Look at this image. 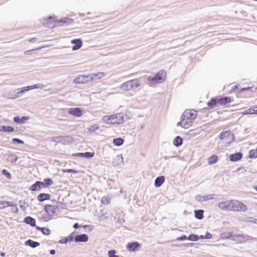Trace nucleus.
<instances>
[{
  "mask_svg": "<svg viewBox=\"0 0 257 257\" xmlns=\"http://www.w3.org/2000/svg\"><path fill=\"white\" fill-rule=\"evenodd\" d=\"M24 222L27 224L30 225L32 227H36L37 226L36 225V220L35 219L31 217V216H27L24 218Z\"/></svg>",
  "mask_w": 257,
  "mask_h": 257,
  "instance_id": "obj_17",
  "label": "nucleus"
},
{
  "mask_svg": "<svg viewBox=\"0 0 257 257\" xmlns=\"http://www.w3.org/2000/svg\"><path fill=\"white\" fill-rule=\"evenodd\" d=\"M88 240V236L86 234H81L76 235L74 237V241L76 242H85Z\"/></svg>",
  "mask_w": 257,
  "mask_h": 257,
  "instance_id": "obj_12",
  "label": "nucleus"
},
{
  "mask_svg": "<svg viewBox=\"0 0 257 257\" xmlns=\"http://www.w3.org/2000/svg\"><path fill=\"white\" fill-rule=\"evenodd\" d=\"M193 244V243H187V244H185V246H192Z\"/></svg>",
  "mask_w": 257,
  "mask_h": 257,
  "instance_id": "obj_63",
  "label": "nucleus"
},
{
  "mask_svg": "<svg viewBox=\"0 0 257 257\" xmlns=\"http://www.w3.org/2000/svg\"><path fill=\"white\" fill-rule=\"evenodd\" d=\"M252 111H251L252 114H257V106L251 108Z\"/></svg>",
  "mask_w": 257,
  "mask_h": 257,
  "instance_id": "obj_56",
  "label": "nucleus"
},
{
  "mask_svg": "<svg viewBox=\"0 0 257 257\" xmlns=\"http://www.w3.org/2000/svg\"><path fill=\"white\" fill-rule=\"evenodd\" d=\"M73 227L75 229H78L80 227V225L78 223H75L74 224Z\"/></svg>",
  "mask_w": 257,
  "mask_h": 257,
  "instance_id": "obj_58",
  "label": "nucleus"
},
{
  "mask_svg": "<svg viewBox=\"0 0 257 257\" xmlns=\"http://www.w3.org/2000/svg\"><path fill=\"white\" fill-rule=\"evenodd\" d=\"M63 172L64 173H71L73 174H76L77 173L76 170L71 169L63 170Z\"/></svg>",
  "mask_w": 257,
  "mask_h": 257,
  "instance_id": "obj_49",
  "label": "nucleus"
},
{
  "mask_svg": "<svg viewBox=\"0 0 257 257\" xmlns=\"http://www.w3.org/2000/svg\"><path fill=\"white\" fill-rule=\"evenodd\" d=\"M249 89V87H247V88H242L240 91H245V90H248Z\"/></svg>",
  "mask_w": 257,
  "mask_h": 257,
  "instance_id": "obj_62",
  "label": "nucleus"
},
{
  "mask_svg": "<svg viewBox=\"0 0 257 257\" xmlns=\"http://www.w3.org/2000/svg\"><path fill=\"white\" fill-rule=\"evenodd\" d=\"M101 202L103 204H108L110 203V199L108 196H103L101 199Z\"/></svg>",
  "mask_w": 257,
  "mask_h": 257,
  "instance_id": "obj_38",
  "label": "nucleus"
},
{
  "mask_svg": "<svg viewBox=\"0 0 257 257\" xmlns=\"http://www.w3.org/2000/svg\"><path fill=\"white\" fill-rule=\"evenodd\" d=\"M36 40V38H31L29 39V41L30 42H34Z\"/></svg>",
  "mask_w": 257,
  "mask_h": 257,
  "instance_id": "obj_61",
  "label": "nucleus"
},
{
  "mask_svg": "<svg viewBox=\"0 0 257 257\" xmlns=\"http://www.w3.org/2000/svg\"><path fill=\"white\" fill-rule=\"evenodd\" d=\"M76 231H74L73 233H72L70 235H69V236L67 237L68 241H70V242H71V241H73V240H74V234H76Z\"/></svg>",
  "mask_w": 257,
  "mask_h": 257,
  "instance_id": "obj_48",
  "label": "nucleus"
},
{
  "mask_svg": "<svg viewBox=\"0 0 257 257\" xmlns=\"http://www.w3.org/2000/svg\"><path fill=\"white\" fill-rule=\"evenodd\" d=\"M204 211L202 209L195 210L194 211L195 217L199 220L202 219L203 218Z\"/></svg>",
  "mask_w": 257,
  "mask_h": 257,
  "instance_id": "obj_27",
  "label": "nucleus"
},
{
  "mask_svg": "<svg viewBox=\"0 0 257 257\" xmlns=\"http://www.w3.org/2000/svg\"><path fill=\"white\" fill-rule=\"evenodd\" d=\"M165 178L164 176H161L156 178L155 181V186L156 187H160L164 183Z\"/></svg>",
  "mask_w": 257,
  "mask_h": 257,
  "instance_id": "obj_18",
  "label": "nucleus"
},
{
  "mask_svg": "<svg viewBox=\"0 0 257 257\" xmlns=\"http://www.w3.org/2000/svg\"><path fill=\"white\" fill-rule=\"evenodd\" d=\"M68 114L80 117L82 115V110L79 107H71L68 110Z\"/></svg>",
  "mask_w": 257,
  "mask_h": 257,
  "instance_id": "obj_10",
  "label": "nucleus"
},
{
  "mask_svg": "<svg viewBox=\"0 0 257 257\" xmlns=\"http://www.w3.org/2000/svg\"><path fill=\"white\" fill-rule=\"evenodd\" d=\"M126 249L130 252H135L138 250L141 247L140 244L137 241L129 242L126 245Z\"/></svg>",
  "mask_w": 257,
  "mask_h": 257,
  "instance_id": "obj_9",
  "label": "nucleus"
},
{
  "mask_svg": "<svg viewBox=\"0 0 257 257\" xmlns=\"http://www.w3.org/2000/svg\"><path fill=\"white\" fill-rule=\"evenodd\" d=\"M73 22L72 19L67 18H63L61 20L57 21L55 19V18L50 16L46 19V22L48 25L47 27L48 28H53L60 23L70 24L72 23Z\"/></svg>",
  "mask_w": 257,
  "mask_h": 257,
  "instance_id": "obj_5",
  "label": "nucleus"
},
{
  "mask_svg": "<svg viewBox=\"0 0 257 257\" xmlns=\"http://www.w3.org/2000/svg\"><path fill=\"white\" fill-rule=\"evenodd\" d=\"M244 221L246 222L252 223L257 224V219L254 218L246 217Z\"/></svg>",
  "mask_w": 257,
  "mask_h": 257,
  "instance_id": "obj_40",
  "label": "nucleus"
},
{
  "mask_svg": "<svg viewBox=\"0 0 257 257\" xmlns=\"http://www.w3.org/2000/svg\"><path fill=\"white\" fill-rule=\"evenodd\" d=\"M130 82L132 89L137 88L140 86V83L137 79L130 80Z\"/></svg>",
  "mask_w": 257,
  "mask_h": 257,
  "instance_id": "obj_29",
  "label": "nucleus"
},
{
  "mask_svg": "<svg viewBox=\"0 0 257 257\" xmlns=\"http://www.w3.org/2000/svg\"><path fill=\"white\" fill-rule=\"evenodd\" d=\"M219 105H225L227 103H229L231 101L230 97L227 96H224L222 97H218Z\"/></svg>",
  "mask_w": 257,
  "mask_h": 257,
  "instance_id": "obj_22",
  "label": "nucleus"
},
{
  "mask_svg": "<svg viewBox=\"0 0 257 257\" xmlns=\"http://www.w3.org/2000/svg\"><path fill=\"white\" fill-rule=\"evenodd\" d=\"M242 157V154L240 152L235 153L230 155L229 159L231 162H236L240 160Z\"/></svg>",
  "mask_w": 257,
  "mask_h": 257,
  "instance_id": "obj_16",
  "label": "nucleus"
},
{
  "mask_svg": "<svg viewBox=\"0 0 257 257\" xmlns=\"http://www.w3.org/2000/svg\"><path fill=\"white\" fill-rule=\"evenodd\" d=\"M183 144V139L180 136H177L174 140L173 144L176 147L181 146Z\"/></svg>",
  "mask_w": 257,
  "mask_h": 257,
  "instance_id": "obj_23",
  "label": "nucleus"
},
{
  "mask_svg": "<svg viewBox=\"0 0 257 257\" xmlns=\"http://www.w3.org/2000/svg\"><path fill=\"white\" fill-rule=\"evenodd\" d=\"M165 73L164 71L157 73L154 77L149 76L148 81L150 84L153 85L156 83H161L164 80Z\"/></svg>",
  "mask_w": 257,
  "mask_h": 257,
  "instance_id": "obj_6",
  "label": "nucleus"
},
{
  "mask_svg": "<svg viewBox=\"0 0 257 257\" xmlns=\"http://www.w3.org/2000/svg\"><path fill=\"white\" fill-rule=\"evenodd\" d=\"M116 251L114 249H111L108 251V257H119L118 255H115Z\"/></svg>",
  "mask_w": 257,
  "mask_h": 257,
  "instance_id": "obj_42",
  "label": "nucleus"
},
{
  "mask_svg": "<svg viewBox=\"0 0 257 257\" xmlns=\"http://www.w3.org/2000/svg\"><path fill=\"white\" fill-rule=\"evenodd\" d=\"M10 206H13V203L12 202L0 201V209L4 208Z\"/></svg>",
  "mask_w": 257,
  "mask_h": 257,
  "instance_id": "obj_31",
  "label": "nucleus"
},
{
  "mask_svg": "<svg viewBox=\"0 0 257 257\" xmlns=\"http://www.w3.org/2000/svg\"><path fill=\"white\" fill-rule=\"evenodd\" d=\"M218 207L223 210L234 211H244L247 209L246 206L237 200L222 201L218 203Z\"/></svg>",
  "mask_w": 257,
  "mask_h": 257,
  "instance_id": "obj_1",
  "label": "nucleus"
},
{
  "mask_svg": "<svg viewBox=\"0 0 257 257\" xmlns=\"http://www.w3.org/2000/svg\"><path fill=\"white\" fill-rule=\"evenodd\" d=\"M40 184H39L40 187L41 188V187L43 186V187L45 188V184H44V181L42 182L40 181Z\"/></svg>",
  "mask_w": 257,
  "mask_h": 257,
  "instance_id": "obj_60",
  "label": "nucleus"
},
{
  "mask_svg": "<svg viewBox=\"0 0 257 257\" xmlns=\"http://www.w3.org/2000/svg\"><path fill=\"white\" fill-rule=\"evenodd\" d=\"M71 43L74 44L72 47L73 50H77L80 49L82 46V40L80 39H75L71 41Z\"/></svg>",
  "mask_w": 257,
  "mask_h": 257,
  "instance_id": "obj_15",
  "label": "nucleus"
},
{
  "mask_svg": "<svg viewBox=\"0 0 257 257\" xmlns=\"http://www.w3.org/2000/svg\"><path fill=\"white\" fill-rule=\"evenodd\" d=\"M57 209L58 206L53 205H45L44 206V210L49 216L53 215Z\"/></svg>",
  "mask_w": 257,
  "mask_h": 257,
  "instance_id": "obj_11",
  "label": "nucleus"
},
{
  "mask_svg": "<svg viewBox=\"0 0 257 257\" xmlns=\"http://www.w3.org/2000/svg\"><path fill=\"white\" fill-rule=\"evenodd\" d=\"M25 244L26 245L29 246L32 248H36L40 245V243L31 239H28L25 241Z\"/></svg>",
  "mask_w": 257,
  "mask_h": 257,
  "instance_id": "obj_21",
  "label": "nucleus"
},
{
  "mask_svg": "<svg viewBox=\"0 0 257 257\" xmlns=\"http://www.w3.org/2000/svg\"><path fill=\"white\" fill-rule=\"evenodd\" d=\"M213 194H209L206 196H200V195H197L195 197V199L196 201L199 202H204L208 200H211L213 199Z\"/></svg>",
  "mask_w": 257,
  "mask_h": 257,
  "instance_id": "obj_14",
  "label": "nucleus"
},
{
  "mask_svg": "<svg viewBox=\"0 0 257 257\" xmlns=\"http://www.w3.org/2000/svg\"><path fill=\"white\" fill-rule=\"evenodd\" d=\"M51 142L55 143H60L64 140V138L62 136L53 137L50 138Z\"/></svg>",
  "mask_w": 257,
  "mask_h": 257,
  "instance_id": "obj_34",
  "label": "nucleus"
},
{
  "mask_svg": "<svg viewBox=\"0 0 257 257\" xmlns=\"http://www.w3.org/2000/svg\"><path fill=\"white\" fill-rule=\"evenodd\" d=\"M45 188H47L53 184V181L50 178H46L44 180Z\"/></svg>",
  "mask_w": 257,
  "mask_h": 257,
  "instance_id": "obj_39",
  "label": "nucleus"
},
{
  "mask_svg": "<svg viewBox=\"0 0 257 257\" xmlns=\"http://www.w3.org/2000/svg\"><path fill=\"white\" fill-rule=\"evenodd\" d=\"M248 157L249 158H255L257 157V148L249 151Z\"/></svg>",
  "mask_w": 257,
  "mask_h": 257,
  "instance_id": "obj_37",
  "label": "nucleus"
},
{
  "mask_svg": "<svg viewBox=\"0 0 257 257\" xmlns=\"http://www.w3.org/2000/svg\"><path fill=\"white\" fill-rule=\"evenodd\" d=\"M29 119V117L27 116H15L14 118V121L17 124L24 123L27 120Z\"/></svg>",
  "mask_w": 257,
  "mask_h": 257,
  "instance_id": "obj_20",
  "label": "nucleus"
},
{
  "mask_svg": "<svg viewBox=\"0 0 257 257\" xmlns=\"http://www.w3.org/2000/svg\"><path fill=\"white\" fill-rule=\"evenodd\" d=\"M43 84H36L32 86H28L12 90L9 91L7 94V97L9 99H15L21 96V94L26 91H29L33 89L42 88Z\"/></svg>",
  "mask_w": 257,
  "mask_h": 257,
  "instance_id": "obj_3",
  "label": "nucleus"
},
{
  "mask_svg": "<svg viewBox=\"0 0 257 257\" xmlns=\"http://www.w3.org/2000/svg\"><path fill=\"white\" fill-rule=\"evenodd\" d=\"M124 142V140L121 138H117L114 139L113 140V144L116 146H121Z\"/></svg>",
  "mask_w": 257,
  "mask_h": 257,
  "instance_id": "obj_32",
  "label": "nucleus"
},
{
  "mask_svg": "<svg viewBox=\"0 0 257 257\" xmlns=\"http://www.w3.org/2000/svg\"><path fill=\"white\" fill-rule=\"evenodd\" d=\"M197 116V112L194 109H186L181 117V120L177 125L184 128H188L191 126Z\"/></svg>",
  "mask_w": 257,
  "mask_h": 257,
  "instance_id": "obj_2",
  "label": "nucleus"
},
{
  "mask_svg": "<svg viewBox=\"0 0 257 257\" xmlns=\"http://www.w3.org/2000/svg\"><path fill=\"white\" fill-rule=\"evenodd\" d=\"M74 156L84 158V153H77L73 154Z\"/></svg>",
  "mask_w": 257,
  "mask_h": 257,
  "instance_id": "obj_55",
  "label": "nucleus"
},
{
  "mask_svg": "<svg viewBox=\"0 0 257 257\" xmlns=\"http://www.w3.org/2000/svg\"><path fill=\"white\" fill-rule=\"evenodd\" d=\"M102 121L108 124H121L124 121V116L122 113L106 115L102 118Z\"/></svg>",
  "mask_w": 257,
  "mask_h": 257,
  "instance_id": "obj_4",
  "label": "nucleus"
},
{
  "mask_svg": "<svg viewBox=\"0 0 257 257\" xmlns=\"http://www.w3.org/2000/svg\"><path fill=\"white\" fill-rule=\"evenodd\" d=\"M50 199V195L44 193L40 194L37 197V199L39 202H43L45 200H49Z\"/></svg>",
  "mask_w": 257,
  "mask_h": 257,
  "instance_id": "obj_19",
  "label": "nucleus"
},
{
  "mask_svg": "<svg viewBox=\"0 0 257 257\" xmlns=\"http://www.w3.org/2000/svg\"><path fill=\"white\" fill-rule=\"evenodd\" d=\"M2 174L4 176H5L8 179H10L11 178V175L7 170L5 169L3 170Z\"/></svg>",
  "mask_w": 257,
  "mask_h": 257,
  "instance_id": "obj_45",
  "label": "nucleus"
},
{
  "mask_svg": "<svg viewBox=\"0 0 257 257\" xmlns=\"http://www.w3.org/2000/svg\"><path fill=\"white\" fill-rule=\"evenodd\" d=\"M113 181L112 180H109L107 181V183H108V185H111V182H113Z\"/></svg>",
  "mask_w": 257,
  "mask_h": 257,
  "instance_id": "obj_64",
  "label": "nucleus"
},
{
  "mask_svg": "<svg viewBox=\"0 0 257 257\" xmlns=\"http://www.w3.org/2000/svg\"><path fill=\"white\" fill-rule=\"evenodd\" d=\"M218 161V157L216 155H213L210 157L208 159V162L209 164H214L216 163Z\"/></svg>",
  "mask_w": 257,
  "mask_h": 257,
  "instance_id": "obj_33",
  "label": "nucleus"
},
{
  "mask_svg": "<svg viewBox=\"0 0 257 257\" xmlns=\"http://www.w3.org/2000/svg\"><path fill=\"white\" fill-rule=\"evenodd\" d=\"M230 238L234 241L241 242H244L246 241L251 240L252 239H256V238H253L248 235L240 234L232 235L230 236Z\"/></svg>",
  "mask_w": 257,
  "mask_h": 257,
  "instance_id": "obj_7",
  "label": "nucleus"
},
{
  "mask_svg": "<svg viewBox=\"0 0 257 257\" xmlns=\"http://www.w3.org/2000/svg\"><path fill=\"white\" fill-rule=\"evenodd\" d=\"M251 111H252V110L251 109V108H249L244 110V111H243L242 112V114H244V115L252 114Z\"/></svg>",
  "mask_w": 257,
  "mask_h": 257,
  "instance_id": "obj_51",
  "label": "nucleus"
},
{
  "mask_svg": "<svg viewBox=\"0 0 257 257\" xmlns=\"http://www.w3.org/2000/svg\"><path fill=\"white\" fill-rule=\"evenodd\" d=\"M3 131L4 132L12 133L14 131V128L11 126H3Z\"/></svg>",
  "mask_w": 257,
  "mask_h": 257,
  "instance_id": "obj_36",
  "label": "nucleus"
},
{
  "mask_svg": "<svg viewBox=\"0 0 257 257\" xmlns=\"http://www.w3.org/2000/svg\"><path fill=\"white\" fill-rule=\"evenodd\" d=\"M233 136V135L231 134V133L230 131H225V132H222L219 135V138L220 140H222L224 139L228 138L230 136Z\"/></svg>",
  "mask_w": 257,
  "mask_h": 257,
  "instance_id": "obj_24",
  "label": "nucleus"
},
{
  "mask_svg": "<svg viewBox=\"0 0 257 257\" xmlns=\"http://www.w3.org/2000/svg\"><path fill=\"white\" fill-rule=\"evenodd\" d=\"M105 74L103 72H99L97 74H91V77L92 80H98L101 79L102 77L105 76Z\"/></svg>",
  "mask_w": 257,
  "mask_h": 257,
  "instance_id": "obj_28",
  "label": "nucleus"
},
{
  "mask_svg": "<svg viewBox=\"0 0 257 257\" xmlns=\"http://www.w3.org/2000/svg\"><path fill=\"white\" fill-rule=\"evenodd\" d=\"M36 229L38 230L41 231L44 235H48L50 233V230L46 227H41L37 226H36Z\"/></svg>",
  "mask_w": 257,
  "mask_h": 257,
  "instance_id": "obj_30",
  "label": "nucleus"
},
{
  "mask_svg": "<svg viewBox=\"0 0 257 257\" xmlns=\"http://www.w3.org/2000/svg\"><path fill=\"white\" fill-rule=\"evenodd\" d=\"M114 159L118 162V164L123 162V157L122 156L117 155L116 156Z\"/></svg>",
  "mask_w": 257,
  "mask_h": 257,
  "instance_id": "obj_50",
  "label": "nucleus"
},
{
  "mask_svg": "<svg viewBox=\"0 0 257 257\" xmlns=\"http://www.w3.org/2000/svg\"><path fill=\"white\" fill-rule=\"evenodd\" d=\"M188 239L190 241H196L199 239V237L197 235L191 234L188 237Z\"/></svg>",
  "mask_w": 257,
  "mask_h": 257,
  "instance_id": "obj_35",
  "label": "nucleus"
},
{
  "mask_svg": "<svg viewBox=\"0 0 257 257\" xmlns=\"http://www.w3.org/2000/svg\"><path fill=\"white\" fill-rule=\"evenodd\" d=\"M56 253V251L55 249H51L50 250V253L51 254V255H54Z\"/></svg>",
  "mask_w": 257,
  "mask_h": 257,
  "instance_id": "obj_59",
  "label": "nucleus"
},
{
  "mask_svg": "<svg viewBox=\"0 0 257 257\" xmlns=\"http://www.w3.org/2000/svg\"><path fill=\"white\" fill-rule=\"evenodd\" d=\"M68 239H67V237H65L63 239H60L58 242L59 243H61V244H64V243H66L67 242H68Z\"/></svg>",
  "mask_w": 257,
  "mask_h": 257,
  "instance_id": "obj_53",
  "label": "nucleus"
},
{
  "mask_svg": "<svg viewBox=\"0 0 257 257\" xmlns=\"http://www.w3.org/2000/svg\"><path fill=\"white\" fill-rule=\"evenodd\" d=\"M12 142L14 143H17V144H24V142L19 139L17 138H14L12 139Z\"/></svg>",
  "mask_w": 257,
  "mask_h": 257,
  "instance_id": "obj_46",
  "label": "nucleus"
},
{
  "mask_svg": "<svg viewBox=\"0 0 257 257\" xmlns=\"http://www.w3.org/2000/svg\"><path fill=\"white\" fill-rule=\"evenodd\" d=\"M90 81H92L91 74L89 75H80L75 78L73 82L75 84H81L86 83Z\"/></svg>",
  "mask_w": 257,
  "mask_h": 257,
  "instance_id": "obj_8",
  "label": "nucleus"
},
{
  "mask_svg": "<svg viewBox=\"0 0 257 257\" xmlns=\"http://www.w3.org/2000/svg\"><path fill=\"white\" fill-rule=\"evenodd\" d=\"M94 156V152H85L84 153V158H87V159H90L92 157H93Z\"/></svg>",
  "mask_w": 257,
  "mask_h": 257,
  "instance_id": "obj_41",
  "label": "nucleus"
},
{
  "mask_svg": "<svg viewBox=\"0 0 257 257\" xmlns=\"http://www.w3.org/2000/svg\"><path fill=\"white\" fill-rule=\"evenodd\" d=\"M11 207H12V211L15 213H18V211H19V209L17 206V205L16 204H14L13 203V206H10Z\"/></svg>",
  "mask_w": 257,
  "mask_h": 257,
  "instance_id": "obj_47",
  "label": "nucleus"
},
{
  "mask_svg": "<svg viewBox=\"0 0 257 257\" xmlns=\"http://www.w3.org/2000/svg\"><path fill=\"white\" fill-rule=\"evenodd\" d=\"M39 184H40L39 181H36L34 184L30 187L29 189L32 191H37L41 189V187Z\"/></svg>",
  "mask_w": 257,
  "mask_h": 257,
  "instance_id": "obj_26",
  "label": "nucleus"
},
{
  "mask_svg": "<svg viewBox=\"0 0 257 257\" xmlns=\"http://www.w3.org/2000/svg\"><path fill=\"white\" fill-rule=\"evenodd\" d=\"M19 204L20 205V208L23 210L25 211L26 210V207H25V202H24L23 200H19Z\"/></svg>",
  "mask_w": 257,
  "mask_h": 257,
  "instance_id": "obj_44",
  "label": "nucleus"
},
{
  "mask_svg": "<svg viewBox=\"0 0 257 257\" xmlns=\"http://www.w3.org/2000/svg\"><path fill=\"white\" fill-rule=\"evenodd\" d=\"M99 128V125L97 124H94L91 126L88 131L91 132H94L95 131L97 130Z\"/></svg>",
  "mask_w": 257,
  "mask_h": 257,
  "instance_id": "obj_43",
  "label": "nucleus"
},
{
  "mask_svg": "<svg viewBox=\"0 0 257 257\" xmlns=\"http://www.w3.org/2000/svg\"><path fill=\"white\" fill-rule=\"evenodd\" d=\"M120 88L124 91H127L132 89L130 80L122 83L120 86Z\"/></svg>",
  "mask_w": 257,
  "mask_h": 257,
  "instance_id": "obj_25",
  "label": "nucleus"
},
{
  "mask_svg": "<svg viewBox=\"0 0 257 257\" xmlns=\"http://www.w3.org/2000/svg\"><path fill=\"white\" fill-rule=\"evenodd\" d=\"M179 241H183L186 239H188V237H187L186 235H182L177 239Z\"/></svg>",
  "mask_w": 257,
  "mask_h": 257,
  "instance_id": "obj_54",
  "label": "nucleus"
},
{
  "mask_svg": "<svg viewBox=\"0 0 257 257\" xmlns=\"http://www.w3.org/2000/svg\"><path fill=\"white\" fill-rule=\"evenodd\" d=\"M209 109H212L219 105L218 97L212 98L207 102Z\"/></svg>",
  "mask_w": 257,
  "mask_h": 257,
  "instance_id": "obj_13",
  "label": "nucleus"
},
{
  "mask_svg": "<svg viewBox=\"0 0 257 257\" xmlns=\"http://www.w3.org/2000/svg\"><path fill=\"white\" fill-rule=\"evenodd\" d=\"M205 238V239H210L212 238V234L209 232H206Z\"/></svg>",
  "mask_w": 257,
  "mask_h": 257,
  "instance_id": "obj_57",
  "label": "nucleus"
},
{
  "mask_svg": "<svg viewBox=\"0 0 257 257\" xmlns=\"http://www.w3.org/2000/svg\"><path fill=\"white\" fill-rule=\"evenodd\" d=\"M10 157H13L12 159L11 160L12 163H15L17 161L18 158L17 156L11 154L10 155Z\"/></svg>",
  "mask_w": 257,
  "mask_h": 257,
  "instance_id": "obj_52",
  "label": "nucleus"
}]
</instances>
